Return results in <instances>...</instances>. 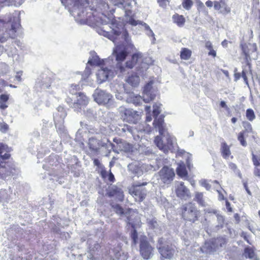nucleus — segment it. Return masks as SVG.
<instances>
[{
	"mask_svg": "<svg viewBox=\"0 0 260 260\" xmlns=\"http://www.w3.org/2000/svg\"><path fill=\"white\" fill-rule=\"evenodd\" d=\"M107 194L109 197L115 196L118 200L120 202H122L124 200L123 191L121 188L116 186H114L107 191Z\"/></svg>",
	"mask_w": 260,
	"mask_h": 260,
	"instance_id": "nucleus-16",
	"label": "nucleus"
},
{
	"mask_svg": "<svg viewBox=\"0 0 260 260\" xmlns=\"http://www.w3.org/2000/svg\"><path fill=\"white\" fill-rule=\"evenodd\" d=\"M153 249L154 248L151 246L148 241L145 239L141 240L140 252L144 259H149L153 255Z\"/></svg>",
	"mask_w": 260,
	"mask_h": 260,
	"instance_id": "nucleus-10",
	"label": "nucleus"
},
{
	"mask_svg": "<svg viewBox=\"0 0 260 260\" xmlns=\"http://www.w3.org/2000/svg\"><path fill=\"white\" fill-rule=\"evenodd\" d=\"M229 167L230 169L233 170L234 172L236 171V170H237V167L236 165L234 163L230 162L229 164Z\"/></svg>",
	"mask_w": 260,
	"mask_h": 260,
	"instance_id": "nucleus-46",
	"label": "nucleus"
},
{
	"mask_svg": "<svg viewBox=\"0 0 260 260\" xmlns=\"http://www.w3.org/2000/svg\"><path fill=\"white\" fill-rule=\"evenodd\" d=\"M241 237H242L248 243L251 244L249 241L248 236L246 233L242 232L241 234Z\"/></svg>",
	"mask_w": 260,
	"mask_h": 260,
	"instance_id": "nucleus-50",
	"label": "nucleus"
},
{
	"mask_svg": "<svg viewBox=\"0 0 260 260\" xmlns=\"http://www.w3.org/2000/svg\"><path fill=\"white\" fill-rule=\"evenodd\" d=\"M176 172L177 174L182 178L186 177L188 175L186 167L184 165H179L176 169Z\"/></svg>",
	"mask_w": 260,
	"mask_h": 260,
	"instance_id": "nucleus-24",
	"label": "nucleus"
},
{
	"mask_svg": "<svg viewBox=\"0 0 260 260\" xmlns=\"http://www.w3.org/2000/svg\"><path fill=\"white\" fill-rule=\"evenodd\" d=\"M142 54L140 52L134 53L131 57L125 62V68L132 69L138 63V60L142 58Z\"/></svg>",
	"mask_w": 260,
	"mask_h": 260,
	"instance_id": "nucleus-18",
	"label": "nucleus"
},
{
	"mask_svg": "<svg viewBox=\"0 0 260 260\" xmlns=\"http://www.w3.org/2000/svg\"><path fill=\"white\" fill-rule=\"evenodd\" d=\"M88 63L91 66H102L104 65V60L100 59L99 57L93 58L88 61Z\"/></svg>",
	"mask_w": 260,
	"mask_h": 260,
	"instance_id": "nucleus-23",
	"label": "nucleus"
},
{
	"mask_svg": "<svg viewBox=\"0 0 260 260\" xmlns=\"http://www.w3.org/2000/svg\"><path fill=\"white\" fill-rule=\"evenodd\" d=\"M205 47L206 49L209 50L208 52V55L212 56L213 57H215L216 56V52L213 48V45L211 42L206 41L205 43Z\"/></svg>",
	"mask_w": 260,
	"mask_h": 260,
	"instance_id": "nucleus-25",
	"label": "nucleus"
},
{
	"mask_svg": "<svg viewBox=\"0 0 260 260\" xmlns=\"http://www.w3.org/2000/svg\"><path fill=\"white\" fill-rule=\"evenodd\" d=\"M251 159L254 166L253 174L255 176L260 178V156L252 153Z\"/></svg>",
	"mask_w": 260,
	"mask_h": 260,
	"instance_id": "nucleus-19",
	"label": "nucleus"
},
{
	"mask_svg": "<svg viewBox=\"0 0 260 260\" xmlns=\"http://www.w3.org/2000/svg\"><path fill=\"white\" fill-rule=\"evenodd\" d=\"M225 3L224 2L221 1L220 2L215 1L214 4V7L216 10H219L222 6L224 5Z\"/></svg>",
	"mask_w": 260,
	"mask_h": 260,
	"instance_id": "nucleus-38",
	"label": "nucleus"
},
{
	"mask_svg": "<svg viewBox=\"0 0 260 260\" xmlns=\"http://www.w3.org/2000/svg\"><path fill=\"white\" fill-rule=\"evenodd\" d=\"M206 5L208 7H212L213 6V3L212 1H207L206 2Z\"/></svg>",
	"mask_w": 260,
	"mask_h": 260,
	"instance_id": "nucleus-58",
	"label": "nucleus"
},
{
	"mask_svg": "<svg viewBox=\"0 0 260 260\" xmlns=\"http://www.w3.org/2000/svg\"><path fill=\"white\" fill-rule=\"evenodd\" d=\"M221 45H222L223 47H226L228 45V41L226 40H224L222 42Z\"/></svg>",
	"mask_w": 260,
	"mask_h": 260,
	"instance_id": "nucleus-62",
	"label": "nucleus"
},
{
	"mask_svg": "<svg viewBox=\"0 0 260 260\" xmlns=\"http://www.w3.org/2000/svg\"><path fill=\"white\" fill-rule=\"evenodd\" d=\"M243 126L245 129L244 131H246V132H251L252 131V127L250 123L248 122H243Z\"/></svg>",
	"mask_w": 260,
	"mask_h": 260,
	"instance_id": "nucleus-37",
	"label": "nucleus"
},
{
	"mask_svg": "<svg viewBox=\"0 0 260 260\" xmlns=\"http://www.w3.org/2000/svg\"><path fill=\"white\" fill-rule=\"evenodd\" d=\"M113 54L115 57V59L117 62V66L119 68L120 71H124L125 68L121 64L128 54V52L126 47L122 45H117L113 51Z\"/></svg>",
	"mask_w": 260,
	"mask_h": 260,
	"instance_id": "nucleus-5",
	"label": "nucleus"
},
{
	"mask_svg": "<svg viewBox=\"0 0 260 260\" xmlns=\"http://www.w3.org/2000/svg\"><path fill=\"white\" fill-rule=\"evenodd\" d=\"M106 182L110 183H114L115 181V178L113 174L111 172V170H110L109 171L108 175L107 176Z\"/></svg>",
	"mask_w": 260,
	"mask_h": 260,
	"instance_id": "nucleus-34",
	"label": "nucleus"
},
{
	"mask_svg": "<svg viewBox=\"0 0 260 260\" xmlns=\"http://www.w3.org/2000/svg\"><path fill=\"white\" fill-rule=\"evenodd\" d=\"M226 243V239L224 237H219L212 239L207 244V248L210 251H215L223 247Z\"/></svg>",
	"mask_w": 260,
	"mask_h": 260,
	"instance_id": "nucleus-12",
	"label": "nucleus"
},
{
	"mask_svg": "<svg viewBox=\"0 0 260 260\" xmlns=\"http://www.w3.org/2000/svg\"><path fill=\"white\" fill-rule=\"evenodd\" d=\"M244 254L246 257L253 258L255 256V253L252 248L246 247L244 249Z\"/></svg>",
	"mask_w": 260,
	"mask_h": 260,
	"instance_id": "nucleus-29",
	"label": "nucleus"
},
{
	"mask_svg": "<svg viewBox=\"0 0 260 260\" xmlns=\"http://www.w3.org/2000/svg\"><path fill=\"white\" fill-rule=\"evenodd\" d=\"M225 206L229 212H232L233 211L232 208L231 206V204L227 200H226L225 201Z\"/></svg>",
	"mask_w": 260,
	"mask_h": 260,
	"instance_id": "nucleus-47",
	"label": "nucleus"
},
{
	"mask_svg": "<svg viewBox=\"0 0 260 260\" xmlns=\"http://www.w3.org/2000/svg\"><path fill=\"white\" fill-rule=\"evenodd\" d=\"M145 111L148 113H150L151 111V107L150 106H147L145 107Z\"/></svg>",
	"mask_w": 260,
	"mask_h": 260,
	"instance_id": "nucleus-60",
	"label": "nucleus"
},
{
	"mask_svg": "<svg viewBox=\"0 0 260 260\" xmlns=\"http://www.w3.org/2000/svg\"><path fill=\"white\" fill-rule=\"evenodd\" d=\"M93 164L94 166L98 167L99 169H100L101 170L105 168L104 166L101 163L100 161L97 158H94L93 159Z\"/></svg>",
	"mask_w": 260,
	"mask_h": 260,
	"instance_id": "nucleus-41",
	"label": "nucleus"
},
{
	"mask_svg": "<svg viewBox=\"0 0 260 260\" xmlns=\"http://www.w3.org/2000/svg\"><path fill=\"white\" fill-rule=\"evenodd\" d=\"M32 254L28 252L26 254V256L24 260H32Z\"/></svg>",
	"mask_w": 260,
	"mask_h": 260,
	"instance_id": "nucleus-54",
	"label": "nucleus"
},
{
	"mask_svg": "<svg viewBox=\"0 0 260 260\" xmlns=\"http://www.w3.org/2000/svg\"><path fill=\"white\" fill-rule=\"evenodd\" d=\"M148 182L143 181L133 183L128 188L129 193L132 196L136 202H143L147 196V190L143 186L147 185Z\"/></svg>",
	"mask_w": 260,
	"mask_h": 260,
	"instance_id": "nucleus-3",
	"label": "nucleus"
},
{
	"mask_svg": "<svg viewBox=\"0 0 260 260\" xmlns=\"http://www.w3.org/2000/svg\"><path fill=\"white\" fill-rule=\"evenodd\" d=\"M66 101L69 105L73 104V100L70 97H68L66 99Z\"/></svg>",
	"mask_w": 260,
	"mask_h": 260,
	"instance_id": "nucleus-57",
	"label": "nucleus"
},
{
	"mask_svg": "<svg viewBox=\"0 0 260 260\" xmlns=\"http://www.w3.org/2000/svg\"><path fill=\"white\" fill-rule=\"evenodd\" d=\"M241 47L242 51V54L245 56L244 59L246 64L248 66L249 69H250V55L256 51V46L255 44H251L250 43H243L241 45Z\"/></svg>",
	"mask_w": 260,
	"mask_h": 260,
	"instance_id": "nucleus-8",
	"label": "nucleus"
},
{
	"mask_svg": "<svg viewBox=\"0 0 260 260\" xmlns=\"http://www.w3.org/2000/svg\"><path fill=\"white\" fill-rule=\"evenodd\" d=\"M220 151L222 157L225 159L231 158H233L230 149V146L225 141H223L220 144Z\"/></svg>",
	"mask_w": 260,
	"mask_h": 260,
	"instance_id": "nucleus-17",
	"label": "nucleus"
},
{
	"mask_svg": "<svg viewBox=\"0 0 260 260\" xmlns=\"http://www.w3.org/2000/svg\"><path fill=\"white\" fill-rule=\"evenodd\" d=\"M176 194L177 197L186 200L190 198L189 190L184 185L183 182H181L175 189Z\"/></svg>",
	"mask_w": 260,
	"mask_h": 260,
	"instance_id": "nucleus-15",
	"label": "nucleus"
},
{
	"mask_svg": "<svg viewBox=\"0 0 260 260\" xmlns=\"http://www.w3.org/2000/svg\"><path fill=\"white\" fill-rule=\"evenodd\" d=\"M9 95L7 94H2L0 95V102L7 103L9 100Z\"/></svg>",
	"mask_w": 260,
	"mask_h": 260,
	"instance_id": "nucleus-42",
	"label": "nucleus"
},
{
	"mask_svg": "<svg viewBox=\"0 0 260 260\" xmlns=\"http://www.w3.org/2000/svg\"><path fill=\"white\" fill-rule=\"evenodd\" d=\"M131 237L133 240L134 244H136L137 243L138 239V233L136 230H134L132 232L131 234Z\"/></svg>",
	"mask_w": 260,
	"mask_h": 260,
	"instance_id": "nucleus-33",
	"label": "nucleus"
},
{
	"mask_svg": "<svg viewBox=\"0 0 260 260\" xmlns=\"http://www.w3.org/2000/svg\"><path fill=\"white\" fill-rule=\"evenodd\" d=\"M110 24L112 32L115 35L119 36L122 34L124 40L126 42L128 41L129 34L122 22L118 21L114 18L111 20Z\"/></svg>",
	"mask_w": 260,
	"mask_h": 260,
	"instance_id": "nucleus-7",
	"label": "nucleus"
},
{
	"mask_svg": "<svg viewBox=\"0 0 260 260\" xmlns=\"http://www.w3.org/2000/svg\"><path fill=\"white\" fill-rule=\"evenodd\" d=\"M157 248L161 256L166 259L172 258L175 252L172 245L164 244L162 238L158 240Z\"/></svg>",
	"mask_w": 260,
	"mask_h": 260,
	"instance_id": "nucleus-6",
	"label": "nucleus"
},
{
	"mask_svg": "<svg viewBox=\"0 0 260 260\" xmlns=\"http://www.w3.org/2000/svg\"><path fill=\"white\" fill-rule=\"evenodd\" d=\"M123 130L124 131H128L131 133H132V131H133V129H132V127L127 124H125L124 125V127L123 128Z\"/></svg>",
	"mask_w": 260,
	"mask_h": 260,
	"instance_id": "nucleus-49",
	"label": "nucleus"
},
{
	"mask_svg": "<svg viewBox=\"0 0 260 260\" xmlns=\"http://www.w3.org/2000/svg\"><path fill=\"white\" fill-rule=\"evenodd\" d=\"M77 100L73 103V108L75 111H79L82 107L86 106L88 103V98L82 92H79L76 93Z\"/></svg>",
	"mask_w": 260,
	"mask_h": 260,
	"instance_id": "nucleus-13",
	"label": "nucleus"
},
{
	"mask_svg": "<svg viewBox=\"0 0 260 260\" xmlns=\"http://www.w3.org/2000/svg\"><path fill=\"white\" fill-rule=\"evenodd\" d=\"M140 77L136 74L134 73L128 77L126 82L133 87H137L140 83Z\"/></svg>",
	"mask_w": 260,
	"mask_h": 260,
	"instance_id": "nucleus-20",
	"label": "nucleus"
},
{
	"mask_svg": "<svg viewBox=\"0 0 260 260\" xmlns=\"http://www.w3.org/2000/svg\"><path fill=\"white\" fill-rule=\"evenodd\" d=\"M241 76L243 78V80H244V81L245 83L247 86H248L249 85V83H248V78H247V75H246V72L244 70L242 71V73H241Z\"/></svg>",
	"mask_w": 260,
	"mask_h": 260,
	"instance_id": "nucleus-44",
	"label": "nucleus"
},
{
	"mask_svg": "<svg viewBox=\"0 0 260 260\" xmlns=\"http://www.w3.org/2000/svg\"><path fill=\"white\" fill-rule=\"evenodd\" d=\"M192 51L187 48H182L180 51V58L183 60H188L191 56Z\"/></svg>",
	"mask_w": 260,
	"mask_h": 260,
	"instance_id": "nucleus-22",
	"label": "nucleus"
},
{
	"mask_svg": "<svg viewBox=\"0 0 260 260\" xmlns=\"http://www.w3.org/2000/svg\"><path fill=\"white\" fill-rule=\"evenodd\" d=\"M8 107L6 103L0 102V109L5 110Z\"/></svg>",
	"mask_w": 260,
	"mask_h": 260,
	"instance_id": "nucleus-52",
	"label": "nucleus"
},
{
	"mask_svg": "<svg viewBox=\"0 0 260 260\" xmlns=\"http://www.w3.org/2000/svg\"><path fill=\"white\" fill-rule=\"evenodd\" d=\"M157 2L159 6L162 8H166L170 2L169 0H157Z\"/></svg>",
	"mask_w": 260,
	"mask_h": 260,
	"instance_id": "nucleus-39",
	"label": "nucleus"
},
{
	"mask_svg": "<svg viewBox=\"0 0 260 260\" xmlns=\"http://www.w3.org/2000/svg\"><path fill=\"white\" fill-rule=\"evenodd\" d=\"M109 171L107 172L105 168L103 170H101L100 172V174L102 178L105 181L107 180V176L108 175Z\"/></svg>",
	"mask_w": 260,
	"mask_h": 260,
	"instance_id": "nucleus-35",
	"label": "nucleus"
},
{
	"mask_svg": "<svg viewBox=\"0 0 260 260\" xmlns=\"http://www.w3.org/2000/svg\"><path fill=\"white\" fill-rule=\"evenodd\" d=\"M153 84V82L150 81L144 87L143 98L144 101L146 103H148L153 101L155 97V94L152 92Z\"/></svg>",
	"mask_w": 260,
	"mask_h": 260,
	"instance_id": "nucleus-14",
	"label": "nucleus"
},
{
	"mask_svg": "<svg viewBox=\"0 0 260 260\" xmlns=\"http://www.w3.org/2000/svg\"><path fill=\"white\" fill-rule=\"evenodd\" d=\"M74 90H80L79 85H76V84H72L71 85V89H70V92L72 94H76V93H74Z\"/></svg>",
	"mask_w": 260,
	"mask_h": 260,
	"instance_id": "nucleus-43",
	"label": "nucleus"
},
{
	"mask_svg": "<svg viewBox=\"0 0 260 260\" xmlns=\"http://www.w3.org/2000/svg\"><path fill=\"white\" fill-rule=\"evenodd\" d=\"M119 112L122 120L129 123L136 124L141 119L140 114L133 109L120 107Z\"/></svg>",
	"mask_w": 260,
	"mask_h": 260,
	"instance_id": "nucleus-4",
	"label": "nucleus"
},
{
	"mask_svg": "<svg viewBox=\"0 0 260 260\" xmlns=\"http://www.w3.org/2000/svg\"><path fill=\"white\" fill-rule=\"evenodd\" d=\"M160 105H158L157 104H154L153 106V110L152 111L153 116L155 118H157L158 115L160 113Z\"/></svg>",
	"mask_w": 260,
	"mask_h": 260,
	"instance_id": "nucleus-32",
	"label": "nucleus"
},
{
	"mask_svg": "<svg viewBox=\"0 0 260 260\" xmlns=\"http://www.w3.org/2000/svg\"><path fill=\"white\" fill-rule=\"evenodd\" d=\"M17 24H12L11 25V29L13 30L14 32L16 31V27L15 25H18Z\"/></svg>",
	"mask_w": 260,
	"mask_h": 260,
	"instance_id": "nucleus-59",
	"label": "nucleus"
},
{
	"mask_svg": "<svg viewBox=\"0 0 260 260\" xmlns=\"http://www.w3.org/2000/svg\"><path fill=\"white\" fill-rule=\"evenodd\" d=\"M128 23L133 26H136L138 24H140V23H139L138 21L136 20L133 18H131L129 19Z\"/></svg>",
	"mask_w": 260,
	"mask_h": 260,
	"instance_id": "nucleus-45",
	"label": "nucleus"
},
{
	"mask_svg": "<svg viewBox=\"0 0 260 260\" xmlns=\"http://www.w3.org/2000/svg\"><path fill=\"white\" fill-rule=\"evenodd\" d=\"M201 185L204 187L207 190H209L211 188V185L208 183V181L204 179L201 181Z\"/></svg>",
	"mask_w": 260,
	"mask_h": 260,
	"instance_id": "nucleus-40",
	"label": "nucleus"
},
{
	"mask_svg": "<svg viewBox=\"0 0 260 260\" xmlns=\"http://www.w3.org/2000/svg\"><path fill=\"white\" fill-rule=\"evenodd\" d=\"M112 208L114 209L115 212L117 214L122 215L124 214V210L122 207L119 204L112 205Z\"/></svg>",
	"mask_w": 260,
	"mask_h": 260,
	"instance_id": "nucleus-31",
	"label": "nucleus"
},
{
	"mask_svg": "<svg viewBox=\"0 0 260 260\" xmlns=\"http://www.w3.org/2000/svg\"><path fill=\"white\" fill-rule=\"evenodd\" d=\"M246 116L247 119L250 121H252L255 118L254 111L250 108L246 110Z\"/></svg>",
	"mask_w": 260,
	"mask_h": 260,
	"instance_id": "nucleus-28",
	"label": "nucleus"
},
{
	"mask_svg": "<svg viewBox=\"0 0 260 260\" xmlns=\"http://www.w3.org/2000/svg\"><path fill=\"white\" fill-rule=\"evenodd\" d=\"M94 101L101 105L108 104L112 98V95L101 90H96L93 94Z\"/></svg>",
	"mask_w": 260,
	"mask_h": 260,
	"instance_id": "nucleus-11",
	"label": "nucleus"
},
{
	"mask_svg": "<svg viewBox=\"0 0 260 260\" xmlns=\"http://www.w3.org/2000/svg\"><path fill=\"white\" fill-rule=\"evenodd\" d=\"M57 110L59 112H62V111H64V108L61 106H59L57 108Z\"/></svg>",
	"mask_w": 260,
	"mask_h": 260,
	"instance_id": "nucleus-63",
	"label": "nucleus"
},
{
	"mask_svg": "<svg viewBox=\"0 0 260 260\" xmlns=\"http://www.w3.org/2000/svg\"><path fill=\"white\" fill-rule=\"evenodd\" d=\"M193 5L192 0H182V6L185 10H189Z\"/></svg>",
	"mask_w": 260,
	"mask_h": 260,
	"instance_id": "nucleus-30",
	"label": "nucleus"
},
{
	"mask_svg": "<svg viewBox=\"0 0 260 260\" xmlns=\"http://www.w3.org/2000/svg\"><path fill=\"white\" fill-rule=\"evenodd\" d=\"M234 76L235 81H237L241 78V74L240 73H235Z\"/></svg>",
	"mask_w": 260,
	"mask_h": 260,
	"instance_id": "nucleus-51",
	"label": "nucleus"
},
{
	"mask_svg": "<svg viewBox=\"0 0 260 260\" xmlns=\"http://www.w3.org/2000/svg\"><path fill=\"white\" fill-rule=\"evenodd\" d=\"M234 217H235V218L236 219V220L238 222H239V220H240V216H239V214H238V213H236V214H235V215H234Z\"/></svg>",
	"mask_w": 260,
	"mask_h": 260,
	"instance_id": "nucleus-61",
	"label": "nucleus"
},
{
	"mask_svg": "<svg viewBox=\"0 0 260 260\" xmlns=\"http://www.w3.org/2000/svg\"><path fill=\"white\" fill-rule=\"evenodd\" d=\"M194 200L201 206L205 205V202L204 200V196L203 192H196Z\"/></svg>",
	"mask_w": 260,
	"mask_h": 260,
	"instance_id": "nucleus-26",
	"label": "nucleus"
},
{
	"mask_svg": "<svg viewBox=\"0 0 260 260\" xmlns=\"http://www.w3.org/2000/svg\"><path fill=\"white\" fill-rule=\"evenodd\" d=\"M84 73L87 76H89L91 73V71L90 68L88 67H86L84 71Z\"/></svg>",
	"mask_w": 260,
	"mask_h": 260,
	"instance_id": "nucleus-48",
	"label": "nucleus"
},
{
	"mask_svg": "<svg viewBox=\"0 0 260 260\" xmlns=\"http://www.w3.org/2000/svg\"><path fill=\"white\" fill-rule=\"evenodd\" d=\"M173 22L177 25L179 27H182L185 22V17L178 13H175L172 16Z\"/></svg>",
	"mask_w": 260,
	"mask_h": 260,
	"instance_id": "nucleus-21",
	"label": "nucleus"
},
{
	"mask_svg": "<svg viewBox=\"0 0 260 260\" xmlns=\"http://www.w3.org/2000/svg\"><path fill=\"white\" fill-rule=\"evenodd\" d=\"M237 121V119L236 117H233L231 119V121L233 123H235L236 121Z\"/></svg>",
	"mask_w": 260,
	"mask_h": 260,
	"instance_id": "nucleus-64",
	"label": "nucleus"
},
{
	"mask_svg": "<svg viewBox=\"0 0 260 260\" xmlns=\"http://www.w3.org/2000/svg\"><path fill=\"white\" fill-rule=\"evenodd\" d=\"M149 226L151 229H154L157 225V222L155 219H152L148 222Z\"/></svg>",
	"mask_w": 260,
	"mask_h": 260,
	"instance_id": "nucleus-36",
	"label": "nucleus"
},
{
	"mask_svg": "<svg viewBox=\"0 0 260 260\" xmlns=\"http://www.w3.org/2000/svg\"><path fill=\"white\" fill-rule=\"evenodd\" d=\"M159 175L161 180L164 183L169 184L173 180L175 174L172 168L165 166L159 171Z\"/></svg>",
	"mask_w": 260,
	"mask_h": 260,
	"instance_id": "nucleus-9",
	"label": "nucleus"
},
{
	"mask_svg": "<svg viewBox=\"0 0 260 260\" xmlns=\"http://www.w3.org/2000/svg\"><path fill=\"white\" fill-rule=\"evenodd\" d=\"M218 193H219L218 199L219 200L222 201V200H224L225 199L223 194L221 192L218 191Z\"/></svg>",
	"mask_w": 260,
	"mask_h": 260,
	"instance_id": "nucleus-56",
	"label": "nucleus"
},
{
	"mask_svg": "<svg viewBox=\"0 0 260 260\" xmlns=\"http://www.w3.org/2000/svg\"><path fill=\"white\" fill-rule=\"evenodd\" d=\"M164 119L162 117L158 118H155L153 121L154 126L158 129L159 133L161 136H157L155 137L154 142L156 145L159 149L163 150L164 152L168 151L172 147H173V141L171 137L168 136L167 137V143H164L161 136L164 134L166 131L164 125Z\"/></svg>",
	"mask_w": 260,
	"mask_h": 260,
	"instance_id": "nucleus-1",
	"label": "nucleus"
},
{
	"mask_svg": "<svg viewBox=\"0 0 260 260\" xmlns=\"http://www.w3.org/2000/svg\"><path fill=\"white\" fill-rule=\"evenodd\" d=\"M220 106L222 108H225L227 110H229V108H228L227 105H226L225 102L224 101H221L220 102Z\"/></svg>",
	"mask_w": 260,
	"mask_h": 260,
	"instance_id": "nucleus-53",
	"label": "nucleus"
},
{
	"mask_svg": "<svg viewBox=\"0 0 260 260\" xmlns=\"http://www.w3.org/2000/svg\"><path fill=\"white\" fill-rule=\"evenodd\" d=\"M180 215L185 221L195 223L201 216V211L194 203L188 202L183 205L180 208Z\"/></svg>",
	"mask_w": 260,
	"mask_h": 260,
	"instance_id": "nucleus-2",
	"label": "nucleus"
},
{
	"mask_svg": "<svg viewBox=\"0 0 260 260\" xmlns=\"http://www.w3.org/2000/svg\"><path fill=\"white\" fill-rule=\"evenodd\" d=\"M246 134V131L240 132L238 135V140L240 142L241 145L244 147L247 146V142L245 139L244 135Z\"/></svg>",
	"mask_w": 260,
	"mask_h": 260,
	"instance_id": "nucleus-27",
	"label": "nucleus"
},
{
	"mask_svg": "<svg viewBox=\"0 0 260 260\" xmlns=\"http://www.w3.org/2000/svg\"><path fill=\"white\" fill-rule=\"evenodd\" d=\"M8 128H9L8 125L7 124L4 123L1 125V130L4 129L5 131H6L8 129Z\"/></svg>",
	"mask_w": 260,
	"mask_h": 260,
	"instance_id": "nucleus-55",
	"label": "nucleus"
}]
</instances>
